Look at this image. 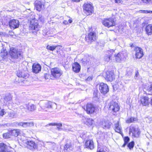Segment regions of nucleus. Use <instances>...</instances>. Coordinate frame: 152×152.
<instances>
[{
    "instance_id": "nucleus-1",
    "label": "nucleus",
    "mask_w": 152,
    "mask_h": 152,
    "mask_svg": "<svg viewBox=\"0 0 152 152\" xmlns=\"http://www.w3.org/2000/svg\"><path fill=\"white\" fill-rule=\"evenodd\" d=\"M28 18V20L30 21L29 28L32 30L33 33L36 32L39 30L40 27L38 23L37 19H35L34 15H31Z\"/></svg>"
},
{
    "instance_id": "nucleus-2",
    "label": "nucleus",
    "mask_w": 152,
    "mask_h": 152,
    "mask_svg": "<svg viewBox=\"0 0 152 152\" xmlns=\"http://www.w3.org/2000/svg\"><path fill=\"white\" fill-rule=\"evenodd\" d=\"M56 104L49 101H44L41 102V107L42 110L45 111H47L49 109H53L54 105Z\"/></svg>"
},
{
    "instance_id": "nucleus-3",
    "label": "nucleus",
    "mask_w": 152,
    "mask_h": 152,
    "mask_svg": "<svg viewBox=\"0 0 152 152\" xmlns=\"http://www.w3.org/2000/svg\"><path fill=\"white\" fill-rule=\"evenodd\" d=\"M62 72L61 70L58 68H53L51 70V75L50 79L54 80L57 79L60 77Z\"/></svg>"
},
{
    "instance_id": "nucleus-4",
    "label": "nucleus",
    "mask_w": 152,
    "mask_h": 152,
    "mask_svg": "<svg viewBox=\"0 0 152 152\" xmlns=\"http://www.w3.org/2000/svg\"><path fill=\"white\" fill-rule=\"evenodd\" d=\"M9 53L11 58L14 59L18 58L21 56L20 52L15 48H11Z\"/></svg>"
},
{
    "instance_id": "nucleus-5",
    "label": "nucleus",
    "mask_w": 152,
    "mask_h": 152,
    "mask_svg": "<svg viewBox=\"0 0 152 152\" xmlns=\"http://www.w3.org/2000/svg\"><path fill=\"white\" fill-rule=\"evenodd\" d=\"M129 133H132V136L135 137H139L140 132L138 128L136 126H131L129 127Z\"/></svg>"
},
{
    "instance_id": "nucleus-6",
    "label": "nucleus",
    "mask_w": 152,
    "mask_h": 152,
    "mask_svg": "<svg viewBox=\"0 0 152 152\" xmlns=\"http://www.w3.org/2000/svg\"><path fill=\"white\" fill-rule=\"evenodd\" d=\"M83 8L84 13L87 15L91 14L93 11V7L90 4L85 3Z\"/></svg>"
},
{
    "instance_id": "nucleus-7",
    "label": "nucleus",
    "mask_w": 152,
    "mask_h": 152,
    "mask_svg": "<svg viewBox=\"0 0 152 152\" xmlns=\"http://www.w3.org/2000/svg\"><path fill=\"white\" fill-rule=\"evenodd\" d=\"M109 109L112 111L115 112L119 110V107L116 102L113 101H111L109 104Z\"/></svg>"
},
{
    "instance_id": "nucleus-8",
    "label": "nucleus",
    "mask_w": 152,
    "mask_h": 152,
    "mask_svg": "<svg viewBox=\"0 0 152 152\" xmlns=\"http://www.w3.org/2000/svg\"><path fill=\"white\" fill-rule=\"evenodd\" d=\"M134 50L135 52V56L137 58H140L143 56V50L141 48L136 47H135Z\"/></svg>"
},
{
    "instance_id": "nucleus-9",
    "label": "nucleus",
    "mask_w": 152,
    "mask_h": 152,
    "mask_svg": "<svg viewBox=\"0 0 152 152\" xmlns=\"http://www.w3.org/2000/svg\"><path fill=\"white\" fill-rule=\"evenodd\" d=\"M9 25L11 29H15L18 27L20 23L17 20L12 19L9 22Z\"/></svg>"
},
{
    "instance_id": "nucleus-10",
    "label": "nucleus",
    "mask_w": 152,
    "mask_h": 152,
    "mask_svg": "<svg viewBox=\"0 0 152 152\" xmlns=\"http://www.w3.org/2000/svg\"><path fill=\"white\" fill-rule=\"evenodd\" d=\"M85 110L86 111L88 114H91L94 113L95 111V107L92 104L88 103L87 104L86 109Z\"/></svg>"
},
{
    "instance_id": "nucleus-11",
    "label": "nucleus",
    "mask_w": 152,
    "mask_h": 152,
    "mask_svg": "<svg viewBox=\"0 0 152 152\" xmlns=\"http://www.w3.org/2000/svg\"><path fill=\"white\" fill-rule=\"evenodd\" d=\"M96 39V34L94 32H92L89 33L88 35L86 37V40L88 42H93Z\"/></svg>"
},
{
    "instance_id": "nucleus-12",
    "label": "nucleus",
    "mask_w": 152,
    "mask_h": 152,
    "mask_svg": "<svg viewBox=\"0 0 152 152\" xmlns=\"http://www.w3.org/2000/svg\"><path fill=\"white\" fill-rule=\"evenodd\" d=\"M32 69L33 72L35 73H37L41 71V66L38 63H35L33 64Z\"/></svg>"
},
{
    "instance_id": "nucleus-13",
    "label": "nucleus",
    "mask_w": 152,
    "mask_h": 152,
    "mask_svg": "<svg viewBox=\"0 0 152 152\" xmlns=\"http://www.w3.org/2000/svg\"><path fill=\"white\" fill-rule=\"evenodd\" d=\"M85 145L86 148L90 150H92L94 148V142L93 140H86L85 142Z\"/></svg>"
},
{
    "instance_id": "nucleus-14",
    "label": "nucleus",
    "mask_w": 152,
    "mask_h": 152,
    "mask_svg": "<svg viewBox=\"0 0 152 152\" xmlns=\"http://www.w3.org/2000/svg\"><path fill=\"white\" fill-rule=\"evenodd\" d=\"M115 24V22L113 18H110L107 20L105 19V26H107L108 28L113 27Z\"/></svg>"
},
{
    "instance_id": "nucleus-15",
    "label": "nucleus",
    "mask_w": 152,
    "mask_h": 152,
    "mask_svg": "<svg viewBox=\"0 0 152 152\" xmlns=\"http://www.w3.org/2000/svg\"><path fill=\"white\" fill-rule=\"evenodd\" d=\"M114 51L113 49H110V50H107L105 53V61L108 62L110 59L113 54L114 53Z\"/></svg>"
},
{
    "instance_id": "nucleus-16",
    "label": "nucleus",
    "mask_w": 152,
    "mask_h": 152,
    "mask_svg": "<svg viewBox=\"0 0 152 152\" xmlns=\"http://www.w3.org/2000/svg\"><path fill=\"white\" fill-rule=\"evenodd\" d=\"M82 121L85 124L88 126H91L94 123L93 119L86 118L84 116L82 117Z\"/></svg>"
},
{
    "instance_id": "nucleus-17",
    "label": "nucleus",
    "mask_w": 152,
    "mask_h": 152,
    "mask_svg": "<svg viewBox=\"0 0 152 152\" xmlns=\"http://www.w3.org/2000/svg\"><path fill=\"white\" fill-rule=\"evenodd\" d=\"M106 79L107 81H112L113 79L114 76L113 73L111 71H107L106 72Z\"/></svg>"
},
{
    "instance_id": "nucleus-18",
    "label": "nucleus",
    "mask_w": 152,
    "mask_h": 152,
    "mask_svg": "<svg viewBox=\"0 0 152 152\" xmlns=\"http://www.w3.org/2000/svg\"><path fill=\"white\" fill-rule=\"evenodd\" d=\"M35 7L37 10L40 11L43 10L44 6L41 1H36L35 2Z\"/></svg>"
},
{
    "instance_id": "nucleus-19",
    "label": "nucleus",
    "mask_w": 152,
    "mask_h": 152,
    "mask_svg": "<svg viewBox=\"0 0 152 152\" xmlns=\"http://www.w3.org/2000/svg\"><path fill=\"white\" fill-rule=\"evenodd\" d=\"M0 152H13L9 150L7 146L3 143H0Z\"/></svg>"
},
{
    "instance_id": "nucleus-20",
    "label": "nucleus",
    "mask_w": 152,
    "mask_h": 152,
    "mask_svg": "<svg viewBox=\"0 0 152 152\" xmlns=\"http://www.w3.org/2000/svg\"><path fill=\"white\" fill-rule=\"evenodd\" d=\"M28 148L31 150L35 149L37 148V145L33 141L29 140L26 142Z\"/></svg>"
},
{
    "instance_id": "nucleus-21",
    "label": "nucleus",
    "mask_w": 152,
    "mask_h": 152,
    "mask_svg": "<svg viewBox=\"0 0 152 152\" xmlns=\"http://www.w3.org/2000/svg\"><path fill=\"white\" fill-rule=\"evenodd\" d=\"M125 56L124 53H119L115 56V60L117 62H120L122 60H124Z\"/></svg>"
},
{
    "instance_id": "nucleus-22",
    "label": "nucleus",
    "mask_w": 152,
    "mask_h": 152,
    "mask_svg": "<svg viewBox=\"0 0 152 152\" xmlns=\"http://www.w3.org/2000/svg\"><path fill=\"white\" fill-rule=\"evenodd\" d=\"M73 70L76 73L79 72L80 70L81 66L77 62H75L72 65Z\"/></svg>"
},
{
    "instance_id": "nucleus-23",
    "label": "nucleus",
    "mask_w": 152,
    "mask_h": 152,
    "mask_svg": "<svg viewBox=\"0 0 152 152\" xmlns=\"http://www.w3.org/2000/svg\"><path fill=\"white\" fill-rule=\"evenodd\" d=\"M18 76L19 77L26 78L28 77V75L25 71L19 70L17 74Z\"/></svg>"
},
{
    "instance_id": "nucleus-24",
    "label": "nucleus",
    "mask_w": 152,
    "mask_h": 152,
    "mask_svg": "<svg viewBox=\"0 0 152 152\" xmlns=\"http://www.w3.org/2000/svg\"><path fill=\"white\" fill-rule=\"evenodd\" d=\"M149 98L148 96H142L141 99V103L143 106H146L148 104Z\"/></svg>"
},
{
    "instance_id": "nucleus-25",
    "label": "nucleus",
    "mask_w": 152,
    "mask_h": 152,
    "mask_svg": "<svg viewBox=\"0 0 152 152\" xmlns=\"http://www.w3.org/2000/svg\"><path fill=\"white\" fill-rule=\"evenodd\" d=\"M115 130L116 132L119 133L121 134L122 133L121 130V127L119 124V121H118L117 123L115 124Z\"/></svg>"
},
{
    "instance_id": "nucleus-26",
    "label": "nucleus",
    "mask_w": 152,
    "mask_h": 152,
    "mask_svg": "<svg viewBox=\"0 0 152 152\" xmlns=\"http://www.w3.org/2000/svg\"><path fill=\"white\" fill-rule=\"evenodd\" d=\"M146 34L148 35L152 34V24H149L145 28Z\"/></svg>"
},
{
    "instance_id": "nucleus-27",
    "label": "nucleus",
    "mask_w": 152,
    "mask_h": 152,
    "mask_svg": "<svg viewBox=\"0 0 152 152\" xmlns=\"http://www.w3.org/2000/svg\"><path fill=\"white\" fill-rule=\"evenodd\" d=\"M20 130L19 129H15L10 131L11 136L17 137L20 133Z\"/></svg>"
},
{
    "instance_id": "nucleus-28",
    "label": "nucleus",
    "mask_w": 152,
    "mask_h": 152,
    "mask_svg": "<svg viewBox=\"0 0 152 152\" xmlns=\"http://www.w3.org/2000/svg\"><path fill=\"white\" fill-rule=\"evenodd\" d=\"M12 99L11 95L8 94L5 95L3 98V101L5 103H7V102L10 101Z\"/></svg>"
},
{
    "instance_id": "nucleus-29",
    "label": "nucleus",
    "mask_w": 152,
    "mask_h": 152,
    "mask_svg": "<svg viewBox=\"0 0 152 152\" xmlns=\"http://www.w3.org/2000/svg\"><path fill=\"white\" fill-rule=\"evenodd\" d=\"M8 54L7 51L6 49H4L3 48V49L1 50L0 53V56L1 57L4 59L6 58Z\"/></svg>"
},
{
    "instance_id": "nucleus-30",
    "label": "nucleus",
    "mask_w": 152,
    "mask_h": 152,
    "mask_svg": "<svg viewBox=\"0 0 152 152\" xmlns=\"http://www.w3.org/2000/svg\"><path fill=\"white\" fill-rule=\"evenodd\" d=\"M137 121V118L134 117H132L128 118L126 120V122L127 123H130L134 122L135 121Z\"/></svg>"
},
{
    "instance_id": "nucleus-31",
    "label": "nucleus",
    "mask_w": 152,
    "mask_h": 152,
    "mask_svg": "<svg viewBox=\"0 0 152 152\" xmlns=\"http://www.w3.org/2000/svg\"><path fill=\"white\" fill-rule=\"evenodd\" d=\"M104 85L103 83H101L99 86V89L102 94H104Z\"/></svg>"
},
{
    "instance_id": "nucleus-32",
    "label": "nucleus",
    "mask_w": 152,
    "mask_h": 152,
    "mask_svg": "<svg viewBox=\"0 0 152 152\" xmlns=\"http://www.w3.org/2000/svg\"><path fill=\"white\" fill-rule=\"evenodd\" d=\"M34 124L33 122H23V127L26 128L28 126H32Z\"/></svg>"
},
{
    "instance_id": "nucleus-33",
    "label": "nucleus",
    "mask_w": 152,
    "mask_h": 152,
    "mask_svg": "<svg viewBox=\"0 0 152 152\" xmlns=\"http://www.w3.org/2000/svg\"><path fill=\"white\" fill-rule=\"evenodd\" d=\"M27 109L28 110L30 111H33L35 110L36 107L34 104H31L27 107Z\"/></svg>"
},
{
    "instance_id": "nucleus-34",
    "label": "nucleus",
    "mask_w": 152,
    "mask_h": 152,
    "mask_svg": "<svg viewBox=\"0 0 152 152\" xmlns=\"http://www.w3.org/2000/svg\"><path fill=\"white\" fill-rule=\"evenodd\" d=\"M15 113L13 111H11L8 113V117L12 119L15 117Z\"/></svg>"
},
{
    "instance_id": "nucleus-35",
    "label": "nucleus",
    "mask_w": 152,
    "mask_h": 152,
    "mask_svg": "<svg viewBox=\"0 0 152 152\" xmlns=\"http://www.w3.org/2000/svg\"><path fill=\"white\" fill-rule=\"evenodd\" d=\"M112 123L109 120L105 122V128L108 129H110Z\"/></svg>"
},
{
    "instance_id": "nucleus-36",
    "label": "nucleus",
    "mask_w": 152,
    "mask_h": 152,
    "mask_svg": "<svg viewBox=\"0 0 152 152\" xmlns=\"http://www.w3.org/2000/svg\"><path fill=\"white\" fill-rule=\"evenodd\" d=\"M4 138L5 139H8L11 136L10 133V131L9 132L4 133L3 135Z\"/></svg>"
},
{
    "instance_id": "nucleus-37",
    "label": "nucleus",
    "mask_w": 152,
    "mask_h": 152,
    "mask_svg": "<svg viewBox=\"0 0 152 152\" xmlns=\"http://www.w3.org/2000/svg\"><path fill=\"white\" fill-rule=\"evenodd\" d=\"M134 145V142L133 141L129 143L127 145L128 147L130 150L133 148Z\"/></svg>"
},
{
    "instance_id": "nucleus-38",
    "label": "nucleus",
    "mask_w": 152,
    "mask_h": 152,
    "mask_svg": "<svg viewBox=\"0 0 152 152\" xmlns=\"http://www.w3.org/2000/svg\"><path fill=\"white\" fill-rule=\"evenodd\" d=\"M57 47V46H50L48 45L47 46V49L48 50L53 51Z\"/></svg>"
},
{
    "instance_id": "nucleus-39",
    "label": "nucleus",
    "mask_w": 152,
    "mask_h": 152,
    "mask_svg": "<svg viewBox=\"0 0 152 152\" xmlns=\"http://www.w3.org/2000/svg\"><path fill=\"white\" fill-rule=\"evenodd\" d=\"M38 18H37L38 20L41 22L43 23L44 21V17H43L41 15H38Z\"/></svg>"
},
{
    "instance_id": "nucleus-40",
    "label": "nucleus",
    "mask_w": 152,
    "mask_h": 152,
    "mask_svg": "<svg viewBox=\"0 0 152 152\" xmlns=\"http://www.w3.org/2000/svg\"><path fill=\"white\" fill-rule=\"evenodd\" d=\"M49 126H57V127H62V124L61 123H50L49 124Z\"/></svg>"
},
{
    "instance_id": "nucleus-41",
    "label": "nucleus",
    "mask_w": 152,
    "mask_h": 152,
    "mask_svg": "<svg viewBox=\"0 0 152 152\" xmlns=\"http://www.w3.org/2000/svg\"><path fill=\"white\" fill-rule=\"evenodd\" d=\"M72 145L71 143H66L64 147V148L66 149H67L69 148L70 149H71V148H72Z\"/></svg>"
},
{
    "instance_id": "nucleus-42",
    "label": "nucleus",
    "mask_w": 152,
    "mask_h": 152,
    "mask_svg": "<svg viewBox=\"0 0 152 152\" xmlns=\"http://www.w3.org/2000/svg\"><path fill=\"white\" fill-rule=\"evenodd\" d=\"M97 152H104V148L101 147L100 145H98Z\"/></svg>"
},
{
    "instance_id": "nucleus-43",
    "label": "nucleus",
    "mask_w": 152,
    "mask_h": 152,
    "mask_svg": "<svg viewBox=\"0 0 152 152\" xmlns=\"http://www.w3.org/2000/svg\"><path fill=\"white\" fill-rule=\"evenodd\" d=\"M140 12L141 13H152V11H148L147 10H140Z\"/></svg>"
},
{
    "instance_id": "nucleus-44",
    "label": "nucleus",
    "mask_w": 152,
    "mask_h": 152,
    "mask_svg": "<svg viewBox=\"0 0 152 152\" xmlns=\"http://www.w3.org/2000/svg\"><path fill=\"white\" fill-rule=\"evenodd\" d=\"M6 113V112L5 111L4 109H1L0 111V115L1 116H3V115H5Z\"/></svg>"
},
{
    "instance_id": "nucleus-45",
    "label": "nucleus",
    "mask_w": 152,
    "mask_h": 152,
    "mask_svg": "<svg viewBox=\"0 0 152 152\" xmlns=\"http://www.w3.org/2000/svg\"><path fill=\"white\" fill-rule=\"evenodd\" d=\"M147 89L148 91L152 92V83L147 87Z\"/></svg>"
},
{
    "instance_id": "nucleus-46",
    "label": "nucleus",
    "mask_w": 152,
    "mask_h": 152,
    "mask_svg": "<svg viewBox=\"0 0 152 152\" xmlns=\"http://www.w3.org/2000/svg\"><path fill=\"white\" fill-rule=\"evenodd\" d=\"M129 141V138L128 137H126L124 139V142L127 143H128V142Z\"/></svg>"
},
{
    "instance_id": "nucleus-47",
    "label": "nucleus",
    "mask_w": 152,
    "mask_h": 152,
    "mask_svg": "<svg viewBox=\"0 0 152 152\" xmlns=\"http://www.w3.org/2000/svg\"><path fill=\"white\" fill-rule=\"evenodd\" d=\"M139 75V72L138 71H136L135 72V75L134 76V78L135 79H138V77Z\"/></svg>"
},
{
    "instance_id": "nucleus-48",
    "label": "nucleus",
    "mask_w": 152,
    "mask_h": 152,
    "mask_svg": "<svg viewBox=\"0 0 152 152\" xmlns=\"http://www.w3.org/2000/svg\"><path fill=\"white\" fill-rule=\"evenodd\" d=\"M105 94L108 92L109 91V89L107 85L105 84Z\"/></svg>"
},
{
    "instance_id": "nucleus-49",
    "label": "nucleus",
    "mask_w": 152,
    "mask_h": 152,
    "mask_svg": "<svg viewBox=\"0 0 152 152\" xmlns=\"http://www.w3.org/2000/svg\"><path fill=\"white\" fill-rule=\"evenodd\" d=\"M94 96V97H97V90L96 91H95L93 94Z\"/></svg>"
},
{
    "instance_id": "nucleus-50",
    "label": "nucleus",
    "mask_w": 152,
    "mask_h": 152,
    "mask_svg": "<svg viewBox=\"0 0 152 152\" xmlns=\"http://www.w3.org/2000/svg\"><path fill=\"white\" fill-rule=\"evenodd\" d=\"M68 126L67 125L65 124L63 125V130H67Z\"/></svg>"
},
{
    "instance_id": "nucleus-51",
    "label": "nucleus",
    "mask_w": 152,
    "mask_h": 152,
    "mask_svg": "<svg viewBox=\"0 0 152 152\" xmlns=\"http://www.w3.org/2000/svg\"><path fill=\"white\" fill-rule=\"evenodd\" d=\"M143 2L146 3H148L149 2H150L151 0H142Z\"/></svg>"
},
{
    "instance_id": "nucleus-52",
    "label": "nucleus",
    "mask_w": 152,
    "mask_h": 152,
    "mask_svg": "<svg viewBox=\"0 0 152 152\" xmlns=\"http://www.w3.org/2000/svg\"><path fill=\"white\" fill-rule=\"evenodd\" d=\"M116 3L119 4L121 2L122 0H115Z\"/></svg>"
},
{
    "instance_id": "nucleus-53",
    "label": "nucleus",
    "mask_w": 152,
    "mask_h": 152,
    "mask_svg": "<svg viewBox=\"0 0 152 152\" xmlns=\"http://www.w3.org/2000/svg\"><path fill=\"white\" fill-rule=\"evenodd\" d=\"M63 23L65 25H67L68 24V23L67 20H65L63 21Z\"/></svg>"
},
{
    "instance_id": "nucleus-54",
    "label": "nucleus",
    "mask_w": 152,
    "mask_h": 152,
    "mask_svg": "<svg viewBox=\"0 0 152 152\" xmlns=\"http://www.w3.org/2000/svg\"><path fill=\"white\" fill-rule=\"evenodd\" d=\"M18 124V126H23V122H20V123H17Z\"/></svg>"
},
{
    "instance_id": "nucleus-55",
    "label": "nucleus",
    "mask_w": 152,
    "mask_h": 152,
    "mask_svg": "<svg viewBox=\"0 0 152 152\" xmlns=\"http://www.w3.org/2000/svg\"><path fill=\"white\" fill-rule=\"evenodd\" d=\"M57 129L59 131L63 129V128H60L59 127H57Z\"/></svg>"
},
{
    "instance_id": "nucleus-56",
    "label": "nucleus",
    "mask_w": 152,
    "mask_h": 152,
    "mask_svg": "<svg viewBox=\"0 0 152 152\" xmlns=\"http://www.w3.org/2000/svg\"><path fill=\"white\" fill-rule=\"evenodd\" d=\"M127 144V143H126L125 142H124V144L122 146V147H124Z\"/></svg>"
},
{
    "instance_id": "nucleus-57",
    "label": "nucleus",
    "mask_w": 152,
    "mask_h": 152,
    "mask_svg": "<svg viewBox=\"0 0 152 152\" xmlns=\"http://www.w3.org/2000/svg\"><path fill=\"white\" fill-rule=\"evenodd\" d=\"M40 108L38 109V110L39 111H44L42 110V108L41 107V102L40 103Z\"/></svg>"
},
{
    "instance_id": "nucleus-58",
    "label": "nucleus",
    "mask_w": 152,
    "mask_h": 152,
    "mask_svg": "<svg viewBox=\"0 0 152 152\" xmlns=\"http://www.w3.org/2000/svg\"><path fill=\"white\" fill-rule=\"evenodd\" d=\"M92 79V78L91 77H88L87 79L86 80H91Z\"/></svg>"
},
{
    "instance_id": "nucleus-59",
    "label": "nucleus",
    "mask_w": 152,
    "mask_h": 152,
    "mask_svg": "<svg viewBox=\"0 0 152 152\" xmlns=\"http://www.w3.org/2000/svg\"><path fill=\"white\" fill-rule=\"evenodd\" d=\"M68 22H69V23H71L72 22V20L71 19H69L68 20Z\"/></svg>"
},
{
    "instance_id": "nucleus-60",
    "label": "nucleus",
    "mask_w": 152,
    "mask_h": 152,
    "mask_svg": "<svg viewBox=\"0 0 152 152\" xmlns=\"http://www.w3.org/2000/svg\"><path fill=\"white\" fill-rule=\"evenodd\" d=\"M102 24L103 25H104V20L102 19Z\"/></svg>"
},
{
    "instance_id": "nucleus-61",
    "label": "nucleus",
    "mask_w": 152,
    "mask_h": 152,
    "mask_svg": "<svg viewBox=\"0 0 152 152\" xmlns=\"http://www.w3.org/2000/svg\"><path fill=\"white\" fill-rule=\"evenodd\" d=\"M47 76H49V75L48 74H46V75H45V79H48V78L47 77Z\"/></svg>"
},
{
    "instance_id": "nucleus-62",
    "label": "nucleus",
    "mask_w": 152,
    "mask_h": 152,
    "mask_svg": "<svg viewBox=\"0 0 152 152\" xmlns=\"http://www.w3.org/2000/svg\"><path fill=\"white\" fill-rule=\"evenodd\" d=\"M80 0H73V1L74 2H78L80 1Z\"/></svg>"
},
{
    "instance_id": "nucleus-63",
    "label": "nucleus",
    "mask_w": 152,
    "mask_h": 152,
    "mask_svg": "<svg viewBox=\"0 0 152 152\" xmlns=\"http://www.w3.org/2000/svg\"><path fill=\"white\" fill-rule=\"evenodd\" d=\"M5 125L7 126V124H0V126H4Z\"/></svg>"
},
{
    "instance_id": "nucleus-64",
    "label": "nucleus",
    "mask_w": 152,
    "mask_h": 152,
    "mask_svg": "<svg viewBox=\"0 0 152 152\" xmlns=\"http://www.w3.org/2000/svg\"><path fill=\"white\" fill-rule=\"evenodd\" d=\"M132 70H131V71H128V73H132Z\"/></svg>"
}]
</instances>
